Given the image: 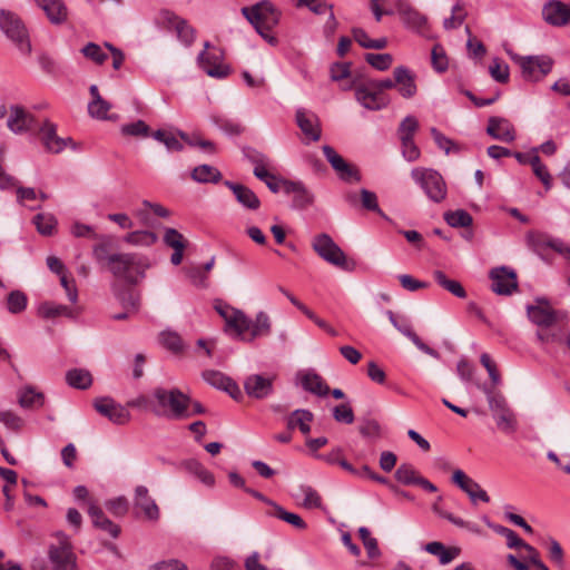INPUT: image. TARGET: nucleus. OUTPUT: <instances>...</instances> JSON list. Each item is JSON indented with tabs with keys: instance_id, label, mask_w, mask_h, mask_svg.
<instances>
[{
	"instance_id": "f257e3e1",
	"label": "nucleus",
	"mask_w": 570,
	"mask_h": 570,
	"mask_svg": "<svg viewBox=\"0 0 570 570\" xmlns=\"http://www.w3.org/2000/svg\"><path fill=\"white\" fill-rule=\"evenodd\" d=\"M214 308L224 320V332L235 340L252 342L266 336L271 331L269 317L264 312H259L252 320L243 311L222 301H217Z\"/></svg>"
},
{
	"instance_id": "f03ea898",
	"label": "nucleus",
	"mask_w": 570,
	"mask_h": 570,
	"mask_svg": "<svg viewBox=\"0 0 570 570\" xmlns=\"http://www.w3.org/2000/svg\"><path fill=\"white\" fill-rule=\"evenodd\" d=\"M149 267V259L136 253H116L108 256V269L110 273L130 285L141 282Z\"/></svg>"
},
{
	"instance_id": "7ed1b4c3",
	"label": "nucleus",
	"mask_w": 570,
	"mask_h": 570,
	"mask_svg": "<svg viewBox=\"0 0 570 570\" xmlns=\"http://www.w3.org/2000/svg\"><path fill=\"white\" fill-rule=\"evenodd\" d=\"M47 563L35 560L32 570H79L72 543L65 533H57L56 540L48 546Z\"/></svg>"
},
{
	"instance_id": "20e7f679",
	"label": "nucleus",
	"mask_w": 570,
	"mask_h": 570,
	"mask_svg": "<svg viewBox=\"0 0 570 570\" xmlns=\"http://www.w3.org/2000/svg\"><path fill=\"white\" fill-rule=\"evenodd\" d=\"M155 409L156 416H165L175 420L190 417V399L178 389L167 390L165 387L155 389Z\"/></svg>"
},
{
	"instance_id": "39448f33",
	"label": "nucleus",
	"mask_w": 570,
	"mask_h": 570,
	"mask_svg": "<svg viewBox=\"0 0 570 570\" xmlns=\"http://www.w3.org/2000/svg\"><path fill=\"white\" fill-rule=\"evenodd\" d=\"M242 14L267 42L276 43V38L271 35V30L278 23L281 13L269 1L263 0L254 6L243 7Z\"/></svg>"
},
{
	"instance_id": "423d86ee",
	"label": "nucleus",
	"mask_w": 570,
	"mask_h": 570,
	"mask_svg": "<svg viewBox=\"0 0 570 570\" xmlns=\"http://www.w3.org/2000/svg\"><path fill=\"white\" fill-rule=\"evenodd\" d=\"M0 29L24 56H29L32 46L29 31L22 19L13 11L0 9Z\"/></svg>"
},
{
	"instance_id": "0eeeda50",
	"label": "nucleus",
	"mask_w": 570,
	"mask_h": 570,
	"mask_svg": "<svg viewBox=\"0 0 570 570\" xmlns=\"http://www.w3.org/2000/svg\"><path fill=\"white\" fill-rule=\"evenodd\" d=\"M412 178L425 191L426 196L434 203H441L446 197V184L443 177L433 169L414 168L411 171Z\"/></svg>"
},
{
	"instance_id": "6e6552de",
	"label": "nucleus",
	"mask_w": 570,
	"mask_h": 570,
	"mask_svg": "<svg viewBox=\"0 0 570 570\" xmlns=\"http://www.w3.org/2000/svg\"><path fill=\"white\" fill-rule=\"evenodd\" d=\"M313 248L320 257L334 266L345 271H353L355 267V263L347 261L344 252L327 234L317 235L313 240Z\"/></svg>"
},
{
	"instance_id": "1a4fd4ad",
	"label": "nucleus",
	"mask_w": 570,
	"mask_h": 570,
	"mask_svg": "<svg viewBox=\"0 0 570 570\" xmlns=\"http://www.w3.org/2000/svg\"><path fill=\"white\" fill-rule=\"evenodd\" d=\"M511 58L521 69L523 79L528 81H538L547 76L553 66V60L549 56H520L511 55Z\"/></svg>"
},
{
	"instance_id": "9d476101",
	"label": "nucleus",
	"mask_w": 570,
	"mask_h": 570,
	"mask_svg": "<svg viewBox=\"0 0 570 570\" xmlns=\"http://www.w3.org/2000/svg\"><path fill=\"white\" fill-rule=\"evenodd\" d=\"M527 315L537 327H552L562 318L561 313L554 309L544 297H537L534 304L528 305Z\"/></svg>"
},
{
	"instance_id": "9b49d317",
	"label": "nucleus",
	"mask_w": 570,
	"mask_h": 570,
	"mask_svg": "<svg viewBox=\"0 0 570 570\" xmlns=\"http://www.w3.org/2000/svg\"><path fill=\"white\" fill-rule=\"evenodd\" d=\"M295 122L301 130L305 144L316 142L322 137V126L318 116L306 108H298L295 112Z\"/></svg>"
},
{
	"instance_id": "f8f14e48",
	"label": "nucleus",
	"mask_w": 570,
	"mask_h": 570,
	"mask_svg": "<svg viewBox=\"0 0 570 570\" xmlns=\"http://www.w3.org/2000/svg\"><path fill=\"white\" fill-rule=\"evenodd\" d=\"M528 246L539 255H543L547 249H553L561 255H570V247L559 238H553L544 233L531 230L525 235Z\"/></svg>"
},
{
	"instance_id": "ddd939ff",
	"label": "nucleus",
	"mask_w": 570,
	"mask_h": 570,
	"mask_svg": "<svg viewBox=\"0 0 570 570\" xmlns=\"http://www.w3.org/2000/svg\"><path fill=\"white\" fill-rule=\"evenodd\" d=\"M294 384L305 392L324 397L330 393V387L323 377L313 368L299 370L294 375Z\"/></svg>"
},
{
	"instance_id": "4468645a",
	"label": "nucleus",
	"mask_w": 570,
	"mask_h": 570,
	"mask_svg": "<svg viewBox=\"0 0 570 570\" xmlns=\"http://www.w3.org/2000/svg\"><path fill=\"white\" fill-rule=\"evenodd\" d=\"M355 98L368 110H381L390 104V97L374 89L370 81L355 87Z\"/></svg>"
},
{
	"instance_id": "2eb2a0df",
	"label": "nucleus",
	"mask_w": 570,
	"mask_h": 570,
	"mask_svg": "<svg viewBox=\"0 0 570 570\" xmlns=\"http://www.w3.org/2000/svg\"><path fill=\"white\" fill-rule=\"evenodd\" d=\"M491 289L498 295H511L518 288L517 274L513 269L501 266L490 272Z\"/></svg>"
},
{
	"instance_id": "dca6fc26",
	"label": "nucleus",
	"mask_w": 570,
	"mask_h": 570,
	"mask_svg": "<svg viewBox=\"0 0 570 570\" xmlns=\"http://www.w3.org/2000/svg\"><path fill=\"white\" fill-rule=\"evenodd\" d=\"M96 411L115 424L124 425L130 421L129 411L111 397H98L94 402Z\"/></svg>"
},
{
	"instance_id": "f3484780",
	"label": "nucleus",
	"mask_w": 570,
	"mask_h": 570,
	"mask_svg": "<svg viewBox=\"0 0 570 570\" xmlns=\"http://www.w3.org/2000/svg\"><path fill=\"white\" fill-rule=\"evenodd\" d=\"M386 316L389 317L392 325L401 332L403 335H405L407 338L411 340V342L423 353L434 357L440 358V353L435 351L434 348L426 345L412 330L411 324L409 321L404 317H397L392 311H386Z\"/></svg>"
},
{
	"instance_id": "a211bd4d",
	"label": "nucleus",
	"mask_w": 570,
	"mask_h": 570,
	"mask_svg": "<svg viewBox=\"0 0 570 570\" xmlns=\"http://www.w3.org/2000/svg\"><path fill=\"white\" fill-rule=\"evenodd\" d=\"M323 154L327 161L331 164L332 168L336 171L338 177L344 181H358L360 175L358 171L351 166L345 159L336 153V150L328 146L324 145L322 147Z\"/></svg>"
},
{
	"instance_id": "6ab92c4d",
	"label": "nucleus",
	"mask_w": 570,
	"mask_h": 570,
	"mask_svg": "<svg viewBox=\"0 0 570 570\" xmlns=\"http://www.w3.org/2000/svg\"><path fill=\"white\" fill-rule=\"evenodd\" d=\"M395 9L399 16L401 17L403 23L416 31L423 33L428 28V18L421 13L419 10L413 8L405 0H397L395 3Z\"/></svg>"
},
{
	"instance_id": "aec40b11",
	"label": "nucleus",
	"mask_w": 570,
	"mask_h": 570,
	"mask_svg": "<svg viewBox=\"0 0 570 570\" xmlns=\"http://www.w3.org/2000/svg\"><path fill=\"white\" fill-rule=\"evenodd\" d=\"M199 67L209 76L217 79L226 78L230 70L223 63V57L217 51H202L197 58Z\"/></svg>"
},
{
	"instance_id": "412c9836",
	"label": "nucleus",
	"mask_w": 570,
	"mask_h": 570,
	"mask_svg": "<svg viewBox=\"0 0 570 570\" xmlns=\"http://www.w3.org/2000/svg\"><path fill=\"white\" fill-rule=\"evenodd\" d=\"M164 21L168 28L175 30L178 39L185 45L190 46L196 37L195 29L187 22V20L176 16L174 12H161Z\"/></svg>"
},
{
	"instance_id": "4be33fe9",
	"label": "nucleus",
	"mask_w": 570,
	"mask_h": 570,
	"mask_svg": "<svg viewBox=\"0 0 570 570\" xmlns=\"http://www.w3.org/2000/svg\"><path fill=\"white\" fill-rule=\"evenodd\" d=\"M134 505L142 512L145 519L149 521H157L159 519V508L155 500L149 495V491L145 485L136 487Z\"/></svg>"
},
{
	"instance_id": "5701e85b",
	"label": "nucleus",
	"mask_w": 570,
	"mask_h": 570,
	"mask_svg": "<svg viewBox=\"0 0 570 570\" xmlns=\"http://www.w3.org/2000/svg\"><path fill=\"white\" fill-rule=\"evenodd\" d=\"M487 134L493 139L512 142L515 139V129L511 121L503 117H490Z\"/></svg>"
},
{
	"instance_id": "b1692460",
	"label": "nucleus",
	"mask_w": 570,
	"mask_h": 570,
	"mask_svg": "<svg viewBox=\"0 0 570 570\" xmlns=\"http://www.w3.org/2000/svg\"><path fill=\"white\" fill-rule=\"evenodd\" d=\"M41 140L45 148L49 153L58 154L62 151L68 144H71V138H61L57 135V127L49 120H46L40 128Z\"/></svg>"
},
{
	"instance_id": "393cba45",
	"label": "nucleus",
	"mask_w": 570,
	"mask_h": 570,
	"mask_svg": "<svg viewBox=\"0 0 570 570\" xmlns=\"http://www.w3.org/2000/svg\"><path fill=\"white\" fill-rule=\"evenodd\" d=\"M7 126L14 134H23L35 127V117L20 106H11Z\"/></svg>"
},
{
	"instance_id": "a878e982",
	"label": "nucleus",
	"mask_w": 570,
	"mask_h": 570,
	"mask_svg": "<svg viewBox=\"0 0 570 570\" xmlns=\"http://www.w3.org/2000/svg\"><path fill=\"white\" fill-rule=\"evenodd\" d=\"M543 19L552 26H564L570 21V7L558 0H551L542 9Z\"/></svg>"
},
{
	"instance_id": "bb28decb",
	"label": "nucleus",
	"mask_w": 570,
	"mask_h": 570,
	"mask_svg": "<svg viewBox=\"0 0 570 570\" xmlns=\"http://www.w3.org/2000/svg\"><path fill=\"white\" fill-rule=\"evenodd\" d=\"M274 377L259 374L249 375L244 382L246 393L255 399L267 397L273 391Z\"/></svg>"
},
{
	"instance_id": "cd10ccee",
	"label": "nucleus",
	"mask_w": 570,
	"mask_h": 570,
	"mask_svg": "<svg viewBox=\"0 0 570 570\" xmlns=\"http://www.w3.org/2000/svg\"><path fill=\"white\" fill-rule=\"evenodd\" d=\"M43 10L52 24H62L68 19V8L63 0H33Z\"/></svg>"
},
{
	"instance_id": "c85d7f7f",
	"label": "nucleus",
	"mask_w": 570,
	"mask_h": 570,
	"mask_svg": "<svg viewBox=\"0 0 570 570\" xmlns=\"http://www.w3.org/2000/svg\"><path fill=\"white\" fill-rule=\"evenodd\" d=\"M393 76L395 78L397 90L403 98L410 99L415 96L417 91L415 77L409 68L399 66L394 69Z\"/></svg>"
},
{
	"instance_id": "c756f323",
	"label": "nucleus",
	"mask_w": 570,
	"mask_h": 570,
	"mask_svg": "<svg viewBox=\"0 0 570 570\" xmlns=\"http://www.w3.org/2000/svg\"><path fill=\"white\" fill-rule=\"evenodd\" d=\"M88 514L92 519V523L96 528L110 534L112 538H117L120 533V528L111 520H109L102 512V510L95 503L89 502Z\"/></svg>"
},
{
	"instance_id": "7c9ffc66",
	"label": "nucleus",
	"mask_w": 570,
	"mask_h": 570,
	"mask_svg": "<svg viewBox=\"0 0 570 570\" xmlns=\"http://www.w3.org/2000/svg\"><path fill=\"white\" fill-rule=\"evenodd\" d=\"M225 185L233 191L237 202L244 207L255 210L259 207L261 202L253 190L248 187L226 180Z\"/></svg>"
},
{
	"instance_id": "2f4dec72",
	"label": "nucleus",
	"mask_w": 570,
	"mask_h": 570,
	"mask_svg": "<svg viewBox=\"0 0 570 570\" xmlns=\"http://www.w3.org/2000/svg\"><path fill=\"white\" fill-rule=\"evenodd\" d=\"M287 196L292 197V206L294 208H305L309 206L314 197L299 181L287 180Z\"/></svg>"
},
{
	"instance_id": "473e14b6",
	"label": "nucleus",
	"mask_w": 570,
	"mask_h": 570,
	"mask_svg": "<svg viewBox=\"0 0 570 570\" xmlns=\"http://www.w3.org/2000/svg\"><path fill=\"white\" fill-rule=\"evenodd\" d=\"M313 421L314 414L311 411L295 410L287 416V430L298 429L302 434L307 435L311 432Z\"/></svg>"
},
{
	"instance_id": "72a5a7b5",
	"label": "nucleus",
	"mask_w": 570,
	"mask_h": 570,
	"mask_svg": "<svg viewBox=\"0 0 570 570\" xmlns=\"http://www.w3.org/2000/svg\"><path fill=\"white\" fill-rule=\"evenodd\" d=\"M203 379L214 387L224 390L228 392L233 397L235 396V392H239L238 386L234 383L229 377L224 375L219 371L215 370H206L203 372Z\"/></svg>"
},
{
	"instance_id": "f704fd0d",
	"label": "nucleus",
	"mask_w": 570,
	"mask_h": 570,
	"mask_svg": "<svg viewBox=\"0 0 570 570\" xmlns=\"http://www.w3.org/2000/svg\"><path fill=\"white\" fill-rule=\"evenodd\" d=\"M243 154L245 158L254 165V175L258 179H265L268 177L267 163L265 160V156L250 147H246L243 149Z\"/></svg>"
},
{
	"instance_id": "c9c22d12",
	"label": "nucleus",
	"mask_w": 570,
	"mask_h": 570,
	"mask_svg": "<svg viewBox=\"0 0 570 570\" xmlns=\"http://www.w3.org/2000/svg\"><path fill=\"white\" fill-rule=\"evenodd\" d=\"M158 236L151 230H134L124 237V242L136 247H149L157 243Z\"/></svg>"
},
{
	"instance_id": "e433bc0d",
	"label": "nucleus",
	"mask_w": 570,
	"mask_h": 570,
	"mask_svg": "<svg viewBox=\"0 0 570 570\" xmlns=\"http://www.w3.org/2000/svg\"><path fill=\"white\" fill-rule=\"evenodd\" d=\"M424 550L433 556L439 557L442 564L450 563L460 553L458 548H445V546L438 541H432L425 544Z\"/></svg>"
},
{
	"instance_id": "4c0bfd02",
	"label": "nucleus",
	"mask_w": 570,
	"mask_h": 570,
	"mask_svg": "<svg viewBox=\"0 0 570 570\" xmlns=\"http://www.w3.org/2000/svg\"><path fill=\"white\" fill-rule=\"evenodd\" d=\"M434 281L445 291L450 292L452 295L464 298L466 296V292L463 288V286L454 279L448 278L444 272L442 271H434L433 272Z\"/></svg>"
},
{
	"instance_id": "58836bf2",
	"label": "nucleus",
	"mask_w": 570,
	"mask_h": 570,
	"mask_svg": "<svg viewBox=\"0 0 570 570\" xmlns=\"http://www.w3.org/2000/svg\"><path fill=\"white\" fill-rule=\"evenodd\" d=\"M66 381L71 387L86 390L91 385L92 377L87 370L73 368L67 372Z\"/></svg>"
},
{
	"instance_id": "ea45409f",
	"label": "nucleus",
	"mask_w": 570,
	"mask_h": 570,
	"mask_svg": "<svg viewBox=\"0 0 570 570\" xmlns=\"http://www.w3.org/2000/svg\"><path fill=\"white\" fill-rule=\"evenodd\" d=\"M292 495L295 500L303 498V501L298 504L306 509H316L322 505L320 494L311 487H301L298 491H295Z\"/></svg>"
},
{
	"instance_id": "a19ab883",
	"label": "nucleus",
	"mask_w": 570,
	"mask_h": 570,
	"mask_svg": "<svg viewBox=\"0 0 570 570\" xmlns=\"http://www.w3.org/2000/svg\"><path fill=\"white\" fill-rule=\"evenodd\" d=\"M191 178L198 183H217L222 178L220 171L209 165H199L191 171Z\"/></svg>"
},
{
	"instance_id": "79ce46f5",
	"label": "nucleus",
	"mask_w": 570,
	"mask_h": 570,
	"mask_svg": "<svg viewBox=\"0 0 570 570\" xmlns=\"http://www.w3.org/2000/svg\"><path fill=\"white\" fill-rule=\"evenodd\" d=\"M480 387L484 392L489 407L493 414L498 412H504L505 410L510 409L504 395L501 392L494 391L493 389L485 385Z\"/></svg>"
},
{
	"instance_id": "37998d69",
	"label": "nucleus",
	"mask_w": 570,
	"mask_h": 570,
	"mask_svg": "<svg viewBox=\"0 0 570 570\" xmlns=\"http://www.w3.org/2000/svg\"><path fill=\"white\" fill-rule=\"evenodd\" d=\"M444 220L454 228L470 227L473 223L472 216L464 209L450 210L444 213Z\"/></svg>"
},
{
	"instance_id": "c03bdc74",
	"label": "nucleus",
	"mask_w": 570,
	"mask_h": 570,
	"mask_svg": "<svg viewBox=\"0 0 570 570\" xmlns=\"http://www.w3.org/2000/svg\"><path fill=\"white\" fill-rule=\"evenodd\" d=\"M185 468L188 472L197 476L204 484L212 487L215 483V478L202 463L196 460L185 462Z\"/></svg>"
},
{
	"instance_id": "a18cd8bd",
	"label": "nucleus",
	"mask_w": 570,
	"mask_h": 570,
	"mask_svg": "<svg viewBox=\"0 0 570 570\" xmlns=\"http://www.w3.org/2000/svg\"><path fill=\"white\" fill-rule=\"evenodd\" d=\"M40 313L43 317L52 318L57 316H67V317H75L76 313L75 309L62 305V304H51V303H45L40 307Z\"/></svg>"
},
{
	"instance_id": "49530a36",
	"label": "nucleus",
	"mask_w": 570,
	"mask_h": 570,
	"mask_svg": "<svg viewBox=\"0 0 570 570\" xmlns=\"http://www.w3.org/2000/svg\"><path fill=\"white\" fill-rule=\"evenodd\" d=\"M466 16H468V12H466V10L464 8V3L461 2V1H458L452 7V14H451V17L444 19L443 27L446 30L456 29V28H459L463 23V21L465 20Z\"/></svg>"
},
{
	"instance_id": "de8ad7c7",
	"label": "nucleus",
	"mask_w": 570,
	"mask_h": 570,
	"mask_svg": "<svg viewBox=\"0 0 570 570\" xmlns=\"http://www.w3.org/2000/svg\"><path fill=\"white\" fill-rule=\"evenodd\" d=\"M441 500H442V497H439L436 502L432 505V510L439 517L446 519L448 521H450L452 524H454L456 527L466 528L473 532H479V529L475 524H471V523L464 521L463 519L458 518V517L453 515L452 513L442 510L439 504Z\"/></svg>"
},
{
	"instance_id": "09e8293b",
	"label": "nucleus",
	"mask_w": 570,
	"mask_h": 570,
	"mask_svg": "<svg viewBox=\"0 0 570 570\" xmlns=\"http://www.w3.org/2000/svg\"><path fill=\"white\" fill-rule=\"evenodd\" d=\"M537 327L535 337L541 345L560 343L562 341L561 331L556 327Z\"/></svg>"
},
{
	"instance_id": "8fccbe9b",
	"label": "nucleus",
	"mask_w": 570,
	"mask_h": 570,
	"mask_svg": "<svg viewBox=\"0 0 570 570\" xmlns=\"http://www.w3.org/2000/svg\"><path fill=\"white\" fill-rule=\"evenodd\" d=\"M498 428L503 432H513L517 429V420L511 409L493 414Z\"/></svg>"
},
{
	"instance_id": "3c124183",
	"label": "nucleus",
	"mask_w": 570,
	"mask_h": 570,
	"mask_svg": "<svg viewBox=\"0 0 570 570\" xmlns=\"http://www.w3.org/2000/svg\"><path fill=\"white\" fill-rule=\"evenodd\" d=\"M420 476L411 464H401L395 471V479L405 485H415Z\"/></svg>"
},
{
	"instance_id": "603ef678",
	"label": "nucleus",
	"mask_w": 570,
	"mask_h": 570,
	"mask_svg": "<svg viewBox=\"0 0 570 570\" xmlns=\"http://www.w3.org/2000/svg\"><path fill=\"white\" fill-rule=\"evenodd\" d=\"M37 230L42 235H51L56 228L57 219L52 214H38L33 218Z\"/></svg>"
},
{
	"instance_id": "864d4df0",
	"label": "nucleus",
	"mask_w": 570,
	"mask_h": 570,
	"mask_svg": "<svg viewBox=\"0 0 570 570\" xmlns=\"http://www.w3.org/2000/svg\"><path fill=\"white\" fill-rule=\"evenodd\" d=\"M43 403V395L31 387L23 389L19 394V404L22 407L40 406Z\"/></svg>"
},
{
	"instance_id": "5fc2aeb1",
	"label": "nucleus",
	"mask_w": 570,
	"mask_h": 570,
	"mask_svg": "<svg viewBox=\"0 0 570 570\" xmlns=\"http://www.w3.org/2000/svg\"><path fill=\"white\" fill-rule=\"evenodd\" d=\"M364 58L368 65L380 71L387 70L393 62V57L390 53H366Z\"/></svg>"
},
{
	"instance_id": "6e6d98bb",
	"label": "nucleus",
	"mask_w": 570,
	"mask_h": 570,
	"mask_svg": "<svg viewBox=\"0 0 570 570\" xmlns=\"http://www.w3.org/2000/svg\"><path fill=\"white\" fill-rule=\"evenodd\" d=\"M81 53L87 59L94 61L97 65H102L108 59V55L104 52L102 48L95 42H88L81 49Z\"/></svg>"
},
{
	"instance_id": "4d7b16f0",
	"label": "nucleus",
	"mask_w": 570,
	"mask_h": 570,
	"mask_svg": "<svg viewBox=\"0 0 570 570\" xmlns=\"http://www.w3.org/2000/svg\"><path fill=\"white\" fill-rule=\"evenodd\" d=\"M530 165L534 175L542 181L546 189H550L551 187V175L549 174L546 165L542 164L540 157L537 154H533L532 159L530 160Z\"/></svg>"
},
{
	"instance_id": "13d9d810",
	"label": "nucleus",
	"mask_w": 570,
	"mask_h": 570,
	"mask_svg": "<svg viewBox=\"0 0 570 570\" xmlns=\"http://www.w3.org/2000/svg\"><path fill=\"white\" fill-rule=\"evenodd\" d=\"M419 129V122L414 116H406L400 124L397 134L400 140L413 139L414 134Z\"/></svg>"
},
{
	"instance_id": "bf43d9fd",
	"label": "nucleus",
	"mask_w": 570,
	"mask_h": 570,
	"mask_svg": "<svg viewBox=\"0 0 570 570\" xmlns=\"http://www.w3.org/2000/svg\"><path fill=\"white\" fill-rule=\"evenodd\" d=\"M155 405V389L148 395L140 394L137 397L127 402V406L129 407H136L139 410L149 411L151 413H154Z\"/></svg>"
},
{
	"instance_id": "052dcab7",
	"label": "nucleus",
	"mask_w": 570,
	"mask_h": 570,
	"mask_svg": "<svg viewBox=\"0 0 570 570\" xmlns=\"http://www.w3.org/2000/svg\"><path fill=\"white\" fill-rule=\"evenodd\" d=\"M111 105L105 100L104 98L98 101H90L88 104V112L92 118L106 120L110 119L108 116V111L110 110Z\"/></svg>"
},
{
	"instance_id": "680f3d73",
	"label": "nucleus",
	"mask_w": 570,
	"mask_h": 570,
	"mask_svg": "<svg viewBox=\"0 0 570 570\" xmlns=\"http://www.w3.org/2000/svg\"><path fill=\"white\" fill-rule=\"evenodd\" d=\"M164 243L173 248V249H180V248H186V245H187V240L185 239V237L183 236V234H180L177 229L175 228H166L165 229V234H164Z\"/></svg>"
},
{
	"instance_id": "e2e57ef3",
	"label": "nucleus",
	"mask_w": 570,
	"mask_h": 570,
	"mask_svg": "<svg viewBox=\"0 0 570 570\" xmlns=\"http://www.w3.org/2000/svg\"><path fill=\"white\" fill-rule=\"evenodd\" d=\"M27 306V296L20 291H13L7 299L9 312L16 314L22 312Z\"/></svg>"
},
{
	"instance_id": "0e129e2a",
	"label": "nucleus",
	"mask_w": 570,
	"mask_h": 570,
	"mask_svg": "<svg viewBox=\"0 0 570 570\" xmlns=\"http://www.w3.org/2000/svg\"><path fill=\"white\" fill-rule=\"evenodd\" d=\"M431 59L433 68L439 71L443 72L448 69L449 62L445 55V51L441 45H434L431 52Z\"/></svg>"
},
{
	"instance_id": "69168bd1",
	"label": "nucleus",
	"mask_w": 570,
	"mask_h": 570,
	"mask_svg": "<svg viewBox=\"0 0 570 570\" xmlns=\"http://www.w3.org/2000/svg\"><path fill=\"white\" fill-rule=\"evenodd\" d=\"M149 130H150L149 126L142 120H137L131 124H126L121 127L122 135L135 136V137H138V136L147 137L149 135Z\"/></svg>"
},
{
	"instance_id": "338daca9",
	"label": "nucleus",
	"mask_w": 570,
	"mask_h": 570,
	"mask_svg": "<svg viewBox=\"0 0 570 570\" xmlns=\"http://www.w3.org/2000/svg\"><path fill=\"white\" fill-rule=\"evenodd\" d=\"M470 498L471 502L475 504L478 501H482L484 503L490 502V497L487 491L481 488V485L472 481L470 484L463 490Z\"/></svg>"
},
{
	"instance_id": "774afa93",
	"label": "nucleus",
	"mask_w": 570,
	"mask_h": 570,
	"mask_svg": "<svg viewBox=\"0 0 570 570\" xmlns=\"http://www.w3.org/2000/svg\"><path fill=\"white\" fill-rule=\"evenodd\" d=\"M332 412L336 422L345 424H352L354 422V413L350 404H338Z\"/></svg>"
}]
</instances>
